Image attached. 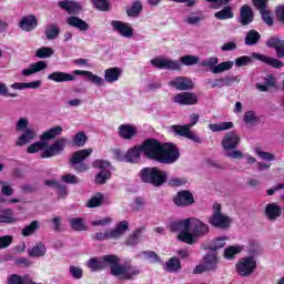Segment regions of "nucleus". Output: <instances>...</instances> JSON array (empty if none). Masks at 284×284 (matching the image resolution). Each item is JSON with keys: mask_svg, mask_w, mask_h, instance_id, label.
I'll use <instances>...</instances> for the list:
<instances>
[{"mask_svg": "<svg viewBox=\"0 0 284 284\" xmlns=\"http://www.w3.org/2000/svg\"><path fill=\"white\" fill-rule=\"evenodd\" d=\"M146 159L162 165H172L181 159V152L174 143H161L156 139H146L140 144Z\"/></svg>", "mask_w": 284, "mask_h": 284, "instance_id": "obj_1", "label": "nucleus"}, {"mask_svg": "<svg viewBox=\"0 0 284 284\" xmlns=\"http://www.w3.org/2000/svg\"><path fill=\"white\" fill-rule=\"evenodd\" d=\"M58 8H60V10H64L68 14H71V17L67 19L68 26L77 28L80 32H88V30H90V24H88L85 20L77 17L83 12V7L80 2L74 0H62L58 2Z\"/></svg>", "mask_w": 284, "mask_h": 284, "instance_id": "obj_2", "label": "nucleus"}, {"mask_svg": "<svg viewBox=\"0 0 284 284\" xmlns=\"http://www.w3.org/2000/svg\"><path fill=\"white\" fill-rule=\"evenodd\" d=\"M189 219H191V232L189 230L178 234V241L186 243V245H194L199 239L205 236V234L210 232V226L196 217Z\"/></svg>", "mask_w": 284, "mask_h": 284, "instance_id": "obj_3", "label": "nucleus"}, {"mask_svg": "<svg viewBox=\"0 0 284 284\" xmlns=\"http://www.w3.org/2000/svg\"><path fill=\"white\" fill-rule=\"evenodd\" d=\"M142 183H149L153 187H161L168 183V171H163L158 166H146L140 171Z\"/></svg>", "mask_w": 284, "mask_h": 284, "instance_id": "obj_4", "label": "nucleus"}, {"mask_svg": "<svg viewBox=\"0 0 284 284\" xmlns=\"http://www.w3.org/2000/svg\"><path fill=\"white\" fill-rule=\"evenodd\" d=\"M221 145L229 159H243V152L236 150L241 145V135L236 131H229L224 134Z\"/></svg>", "mask_w": 284, "mask_h": 284, "instance_id": "obj_5", "label": "nucleus"}, {"mask_svg": "<svg viewBox=\"0 0 284 284\" xmlns=\"http://www.w3.org/2000/svg\"><path fill=\"white\" fill-rule=\"evenodd\" d=\"M130 230V222L123 220L119 222L114 229L106 230L105 232L95 233L92 239L94 241H116L121 239L126 231Z\"/></svg>", "mask_w": 284, "mask_h": 284, "instance_id": "obj_6", "label": "nucleus"}, {"mask_svg": "<svg viewBox=\"0 0 284 284\" xmlns=\"http://www.w3.org/2000/svg\"><path fill=\"white\" fill-rule=\"evenodd\" d=\"M93 168H98L99 173L95 174V183L98 185H105L112 179V164L105 160H95Z\"/></svg>", "mask_w": 284, "mask_h": 284, "instance_id": "obj_7", "label": "nucleus"}, {"mask_svg": "<svg viewBox=\"0 0 284 284\" xmlns=\"http://www.w3.org/2000/svg\"><path fill=\"white\" fill-rule=\"evenodd\" d=\"M219 267V255L206 253L202 260V264L194 267L193 274H204V272H216Z\"/></svg>", "mask_w": 284, "mask_h": 284, "instance_id": "obj_8", "label": "nucleus"}, {"mask_svg": "<svg viewBox=\"0 0 284 284\" xmlns=\"http://www.w3.org/2000/svg\"><path fill=\"white\" fill-rule=\"evenodd\" d=\"M90 154H92V149H82L73 152L70 163L75 172H88V170H90L88 164L83 162L88 156H90Z\"/></svg>", "mask_w": 284, "mask_h": 284, "instance_id": "obj_9", "label": "nucleus"}, {"mask_svg": "<svg viewBox=\"0 0 284 284\" xmlns=\"http://www.w3.org/2000/svg\"><path fill=\"white\" fill-rule=\"evenodd\" d=\"M235 270L240 276H252L256 272V260L253 256L243 257L236 263Z\"/></svg>", "mask_w": 284, "mask_h": 284, "instance_id": "obj_10", "label": "nucleus"}, {"mask_svg": "<svg viewBox=\"0 0 284 284\" xmlns=\"http://www.w3.org/2000/svg\"><path fill=\"white\" fill-rule=\"evenodd\" d=\"M255 10H257L262 17V21L270 28L274 26V18H272V11L267 8L270 0H251Z\"/></svg>", "mask_w": 284, "mask_h": 284, "instance_id": "obj_11", "label": "nucleus"}, {"mask_svg": "<svg viewBox=\"0 0 284 284\" xmlns=\"http://www.w3.org/2000/svg\"><path fill=\"white\" fill-rule=\"evenodd\" d=\"M68 143V138H60L54 141L51 145L45 146V150L41 153V159H52V156H58L63 150H65V144Z\"/></svg>", "mask_w": 284, "mask_h": 284, "instance_id": "obj_12", "label": "nucleus"}, {"mask_svg": "<svg viewBox=\"0 0 284 284\" xmlns=\"http://www.w3.org/2000/svg\"><path fill=\"white\" fill-rule=\"evenodd\" d=\"M104 261L110 265L111 275L116 276L119 278H123L125 276V266L121 265V260L116 255H105Z\"/></svg>", "mask_w": 284, "mask_h": 284, "instance_id": "obj_13", "label": "nucleus"}, {"mask_svg": "<svg viewBox=\"0 0 284 284\" xmlns=\"http://www.w3.org/2000/svg\"><path fill=\"white\" fill-rule=\"evenodd\" d=\"M173 203L178 207H190L191 205H194V194L189 190L179 191L173 197Z\"/></svg>", "mask_w": 284, "mask_h": 284, "instance_id": "obj_14", "label": "nucleus"}, {"mask_svg": "<svg viewBox=\"0 0 284 284\" xmlns=\"http://www.w3.org/2000/svg\"><path fill=\"white\" fill-rule=\"evenodd\" d=\"M151 65L158 70H181V62L165 58H154Z\"/></svg>", "mask_w": 284, "mask_h": 284, "instance_id": "obj_15", "label": "nucleus"}, {"mask_svg": "<svg viewBox=\"0 0 284 284\" xmlns=\"http://www.w3.org/2000/svg\"><path fill=\"white\" fill-rule=\"evenodd\" d=\"M173 103L179 105H196L199 103V97L192 92L178 93L173 98Z\"/></svg>", "mask_w": 284, "mask_h": 284, "instance_id": "obj_16", "label": "nucleus"}, {"mask_svg": "<svg viewBox=\"0 0 284 284\" xmlns=\"http://www.w3.org/2000/svg\"><path fill=\"white\" fill-rule=\"evenodd\" d=\"M111 26L113 30L118 32L121 37H124V39H132V37H134V29L125 22L113 20L111 22Z\"/></svg>", "mask_w": 284, "mask_h": 284, "instance_id": "obj_17", "label": "nucleus"}, {"mask_svg": "<svg viewBox=\"0 0 284 284\" xmlns=\"http://www.w3.org/2000/svg\"><path fill=\"white\" fill-rule=\"evenodd\" d=\"M169 85L175 88L180 92L194 90V82L187 77H176L173 81L169 82Z\"/></svg>", "mask_w": 284, "mask_h": 284, "instance_id": "obj_18", "label": "nucleus"}, {"mask_svg": "<svg viewBox=\"0 0 284 284\" xmlns=\"http://www.w3.org/2000/svg\"><path fill=\"white\" fill-rule=\"evenodd\" d=\"M209 223L219 230H229L230 225H232V219H230L227 215H223V213L213 214L210 217Z\"/></svg>", "mask_w": 284, "mask_h": 284, "instance_id": "obj_19", "label": "nucleus"}, {"mask_svg": "<svg viewBox=\"0 0 284 284\" xmlns=\"http://www.w3.org/2000/svg\"><path fill=\"white\" fill-rule=\"evenodd\" d=\"M118 134L120 139H123L124 141H132V139L139 134V130L132 124L124 123L119 125Z\"/></svg>", "mask_w": 284, "mask_h": 284, "instance_id": "obj_20", "label": "nucleus"}, {"mask_svg": "<svg viewBox=\"0 0 284 284\" xmlns=\"http://www.w3.org/2000/svg\"><path fill=\"white\" fill-rule=\"evenodd\" d=\"M253 58L257 61H261L262 63H265L266 65H270L271 68H275V70H281V68H284V62L272 57H267L263 53L253 52Z\"/></svg>", "mask_w": 284, "mask_h": 284, "instance_id": "obj_21", "label": "nucleus"}, {"mask_svg": "<svg viewBox=\"0 0 284 284\" xmlns=\"http://www.w3.org/2000/svg\"><path fill=\"white\" fill-rule=\"evenodd\" d=\"M265 45L275 50L277 59H284V40L278 37H271L266 40Z\"/></svg>", "mask_w": 284, "mask_h": 284, "instance_id": "obj_22", "label": "nucleus"}, {"mask_svg": "<svg viewBox=\"0 0 284 284\" xmlns=\"http://www.w3.org/2000/svg\"><path fill=\"white\" fill-rule=\"evenodd\" d=\"M254 22V10L250 4H243L240 9L239 23L241 26H250Z\"/></svg>", "mask_w": 284, "mask_h": 284, "instance_id": "obj_23", "label": "nucleus"}, {"mask_svg": "<svg viewBox=\"0 0 284 284\" xmlns=\"http://www.w3.org/2000/svg\"><path fill=\"white\" fill-rule=\"evenodd\" d=\"M37 26H39V19L34 14L24 16L19 22V28L23 32H32L37 29Z\"/></svg>", "mask_w": 284, "mask_h": 284, "instance_id": "obj_24", "label": "nucleus"}, {"mask_svg": "<svg viewBox=\"0 0 284 284\" xmlns=\"http://www.w3.org/2000/svg\"><path fill=\"white\" fill-rule=\"evenodd\" d=\"M170 232H180L179 234H183V232H189L190 227H192V219H184L180 221H173L168 224Z\"/></svg>", "mask_w": 284, "mask_h": 284, "instance_id": "obj_25", "label": "nucleus"}, {"mask_svg": "<svg viewBox=\"0 0 284 284\" xmlns=\"http://www.w3.org/2000/svg\"><path fill=\"white\" fill-rule=\"evenodd\" d=\"M47 79L49 81H53V83H68L70 81H75L77 77H74L68 72L54 71V72L48 74Z\"/></svg>", "mask_w": 284, "mask_h": 284, "instance_id": "obj_26", "label": "nucleus"}, {"mask_svg": "<svg viewBox=\"0 0 284 284\" xmlns=\"http://www.w3.org/2000/svg\"><path fill=\"white\" fill-rule=\"evenodd\" d=\"M87 267L92 272H101L108 267V261H105V255L102 258L92 257L88 261Z\"/></svg>", "mask_w": 284, "mask_h": 284, "instance_id": "obj_27", "label": "nucleus"}, {"mask_svg": "<svg viewBox=\"0 0 284 284\" xmlns=\"http://www.w3.org/2000/svg\"><path fill=\"white\" fill-rule=\"evenodd\" d=\"M122 74L123 70H121V68H109L104 71V81H106V83H115V81H119V79H121Z\"/></svg>", "mask_w": 284, "mask_h": 284, "instance_id": "obj_28", "label": "nucleus"}, {"mask_svg": "<svg viewBox=\"0 0 284 284\" xmlns=\"http://www.w3.org/2000/svg\"><path fill=\"white\" fill-rule=\"evenodd\" d=\"M73 74L77 77H87L94 85H104L103 78L92 73V71L74 70Z\"/></svg>", "mask_w": 284, "mask_h": 284, "instance_id": "obj_29", "label": "nucleus"}, {"mask_svg": "<svg viewBox=\"0 0 284 284\" xmlns=\"http://www.w3.org/2000/svg\"><path fill=\"white\" fill-rule=\"evenodd\" d=\"M48 68V62L45 61H38L30 64V68L23 69L22 74L23 77H31V74H37V72H43Z\"/></svg>", "mask_w": 284, "mask_h": 284, "instance_id": "obj_30", "label": "nucleus"}, {"mask_svg": "<svg viewBox=\"0 0 284 284\" xmlns=\"http://www.w3.org/2000/svg\"><path fill=\"white\" fill-rule=\"evenodd\" d=\"M283 212L281 211V206L276 203H268L265 206V215L268 221H276L278 216H281Z\"/></svg>", "mask_w": 284, "mask_h": 284, "instance_id": "obj_31", "label": "nucleus"}, {"mask_svg": "<svg viewBox=\"0 0 284 284\" xmlns=\"http://www.w3.org/2000/svg\"><path fill=\"white\" fill-rule=\"evenodd\" d=\"M61 134H63V128L61 125H57L42 133L40 141L48 143V141H51V139H57V136H61Z\"/></svg>", "mask_w": 284, "mask_h": 284, "instance_id": "obj_32", "label": "nucleus"}, {"mask_svg": "<svg viewBox=\"0 0 284 284\" xmlns=\"http://www.w3.org/2000/svg\"><path fill=\"white\" fill-rule=\"evenodd\" d=\"M48 248L43 242H38L32 248L28 250L29 256L31 258H41V256H45Z\"/></svg>", "mask_w": 284, "mask_h": 284, "instance_id": "obj_33", "label": "nucleus"}, {"mask_svg": "<svg viewBox=\"0 0 284 284\" xmlns=\"http://www.w3.org/2000/svg\"><path fill=\"white\" fill-rule=\"evenodd\" d=\"M141 152H143L141 145L129 149L124 154V161H126V163H134L138 159H141Z\"/></svg>", "mask_w": 284, "mask_h": 284, "instance_id": "obj_34", "label": "nucleus"}, {"mask_svg": "<svg viewBox=\"0 0 284 284\" xmlns=\"http://www.w3.org/2000/svg\"><path fill=\"white\" fill-rule=\"evenodd\" d=\"M181 260H179L176 256H173L165 262L164 270L170 274H178V272H181Z\"/></svg>", "mask_w": 284, "mask_h": 284, "instance_id": "obj_35", "label": "nucleus"}, {"mask_svg": "<svg viewBox=\"0 0 284 284\" xmlns=\"http://www.w3.org/2000/svg\"><path fill=\"white\" fill-rule=\"evenodd\" d=\"M0 223H4L6 225H12V223H17L14 211L12 209H2L0 211Z\"/></svg>", "mask_w": 284, "mask_h": 284, "instance_id": "obj_36", "label": "nucleus"}, {"mask_svg": "<svg viewBox=\"0 0 284 284\" xmlns=\"http://www.w3.org/2000/svg\"><path fill=\"white\" fill-rule=\"evenodd\" d=\"M71 230L74 232H85L88 230V225L82 217H72L69 220Z\"/></svg>", "mask_w": 284, "mask_h": 284, "instance_id": "obj_37", "label": "nucleus"}, {"mask_svg": "<svg viewBox=\"0 0 284 284\" xmlns=\"http://www.w3.org/2000/svg\"><path fill=\"white\" fill-rule=\"evenodd\" d=\"M37 136V133L32 130V129H27L24 131V133H22L18 140V142L16 143V145L18 146H23L26 145V143H29V141L34 140V138Z\"/></svg>", "mask_w": 284, "mask_h": 284, "instance_id": "obj_38", "label": "nucleus"}, {"mask_svg": "<svg viewBox=\"0 0 284 284\" xmlns=\"http://www.w3.org/2000/svg\"><path fill=\"white\" fill-rule=\"evenodd\" d=\"M261 41V33L258 31L252 29L246 33L244 39L245 45H256Z\"/></svg>", "mask_w": 284, "mask_h": 284, "instance_id": "obj_39", "label": "nucleus"}, {"mask_svg": "<svg viewBox=\"0 0 284 284\" xmlns=\"http://www.w3.org/2000/svg\"><path fill=\"white\" fill-rule=\"evenodd\" d=\"M60 33L61 29L59 28V24H49L44 30L48 41H53V39H57Z\"/></svg>", "mask_w": 284, "mask_h": 284, "instance_id": "obj_40", "label": "nucleus"}, {"mask_svg": "<svg viewBox=\"0 0 284 284\" xmlns=\"http://www.w3.org/2000/svg\"><path fill=\"white\" fill-rule=\"evenodd\" d=\"M215 19L219 21H226V19H234V12L232 11V7L226 6L222 10L215 12Z\"/></svg>", "mask_w": 284, "mask_h": 284, "instance_id": "obj_41", "label": "nucleus"}, {"mask_svg": "<svg viewBox=\"0 0 284 284\" xmlns=\"http://www.w3.org/2000/svg\"><path fill=\"white\" fill-rule=\"evenodd\" d=\"M85 143H88V135H85V132L80 131L74 134L71 145L73 148H83V145H85Z\"/></svg>", "mask_w": 284, "mask_h": 284, "instance_id": "obj_42", "label": "nucleus"}, {"mask_svg": "<svg viewBox=\"0 0 284 284\" xmlns=\"http://www.w3.org/2000/svg\"><path fill=\"white\" fill-rule=\"evenodd\" d=\"M234 128L233 122H220L209 124V129L211 132H225V130H232Z\"/></svg>", "mask_w": 284, "mask_h": 284, "instance_id": "obj_43", "label": "nucleus"}, {"mask_svg": "<svg viewBox=\"0 0 284 284\" xmlns=\"http://www.w3.org/2000/svg\"><path fill=\"white\" fill-rule=\"evenodd\" d=\"M140 256H142L144 261H151V263H154V264L163 263V260L161 258V256H159V254H156V252L154 251H142L140 253Z\"/></svg>", "mask_w": 284, "mask_h": 284, "instance_id": "obj_44", "label": "nucleus"}, {"mask_svg": "<svg viewBox=\"0 0 284 284\" xmlns=\"http://www.w3.org/2000/svg\"><path fill=\"white\" fill-rule=\"evenodd\" d=\"M229 239L226 236L223 237H216L215 240H213L210 244H209V250L211 252H219V250H223V247H225V242Z\"/></svg>", "mask_w": 284, "mask_h": 284, "instance_id": "obj_45", "label": "nucleus"}, {"mask_svg": "<svg viewBox=\"0 0 284 284\" xmlns=\"http://www.w3.org/2000/svg\"><path fill=\"white\" fill-rule=\"evenodd\" d=\"M143 230H145L144 226L133 231L132 234H130L126 239L125 244L131 246L136 245V243H139V239H141V234H143Z\"/></svg>", "mask_w": 284, "mask_h": 284, "instance_id": "obj_46", "label": "nucleus"}, {"mask_svg": "<svg viewBox=\"0 0 284 284\" xmlns=\"http://www.w3.org/2000/svg\"><path fill=\"white\" fill-rule=\"evenodd\" d=\"M143 12V4L136 0L131 4V8L126 9L128 17H139Z\"/></svg>", "mask_w": 284, "mask_h": 284, "instance_id": "obj_47", "label": "nucleus"}, {"mask_svg": "<svg viewBox=\"0 0 284 284\" xmlns=\"http://www.w3.org/2000/svg\"><path fill=\"white\" fill-rule=\"evenodd\" d=\"M48 148V142L40 140V142H34L30 144L27 149L28 154H37V152H41V150H45Z\"/></svg>", "mask_w": 284, "mask_h": 284, "instance_id": "obj_48", "label": "nucleus"}, {"mask_svg": "<svg viewBox=\"0 0 284 284\" xmlns=\"http://www.w3.org/2000/svg\"><path fill=\"white\" fill-rule=\"evenodd\" d=\"M241 252H243V247L241 246H229L224 250V258L232 261Z\"/></svg>", "mask_w": 284, "mask_h": 284, "instance_id": "obj_49", "label": "nucleus"}, {"mask_svg": "<svg viewBox=\"0 0 284 284\" xmlns=\"http://www.w3.org/2000/svg\"><path fill=\"white\" fill-rule=\"evenodd\" d=\"M39 227H40L39 221L33 220L29 225L22 229L21 234L22 236H32V234H34V232H37Z\"/></svg>", "mask_w": 284, "mask_h": 284, "instance_id": "obj_50", "label": "nucleus"}, {"mask_svg": "<svg viewBox=\"0 0 284 284\" xmlns=\"http://www.w3.org/2000/svg\"><path fill=\"white\" fill-rule=\"evenodd\" d=\"M93 7L100 12H110L112 10V6H110V1L108 0H92Z\"/></svg>", "mask_w": 284, "mask_h": 284, "instance_id": "obj_51", "label": "nucleus"}, {"mask_svg": "<svg viewBox=\"0 0 284 284\" xmlns=\"http://www.w3.org/2000/svg\"><path fill=\"white\" fill-rule=\"evenodd\" d=\"M232 68H234L233 61L221 62L213 68V74H221V72H227V70H232Z\"/></svg>", "mask_w": 284, "mask_h": 284, "instance_id": "obj_52", "label": "nucleus"}, {"mask_svg": "<svg viewBox=\"0 0 284 284\" xmlns=\"http://www.w3.org/2000/svg\"><path fill=\"white\" fill-rule=\"evenodd\" d=\"M103 193H97L94 196H92L89 201L87 206L88 207H101L103 205Z\"/></svg>", "mask_w": 284, "mask_h": 284, "instance_id": "obj_53", "label": "nucleus"}, {"mask_svg": "<svg viewBox=\"0 0 284 284\" xmlns=\"http://www.w3.org/2000/svg\"><path fill=\"white\" fill-rule=\"evenodd\" d=\"M54 54V49L50 47H42L36 51V57L38 59H50Z\"/></svg>", "mask_w": 284, "mask_h": 284, "instance_id": "obj_54", "label": "nucleus"}, {"mask_svg": "<svg viewBox=\"0 0 284 284\" xmlns=\"http://www.w3.org/2000/svg\"><path fill=\"white\" fill-rule=\"evenodd\" d=\"M141 274V271L134 266H125V273L124 276H122L123 281H132L134 276H139Z\"/></svg>", "mask_w": 284, "mask_h": 284, "instance_id": "obj_55", "label": "nucleus"}, {"mask_svg": "<svg viewBox=\"0 0 284 284\" xmlns=\"http://www.w3.org/2000/svg\"><path fill=\"white\" fill-rule=\"evenodd\" d=\"M172 130L173 132H175V134H179V136H185V139H187V135L190 134V126L186 125H172Z\"/></svg>", "mask_w": 284, "mask_h": 284, "instance_id": "obj_56", "label": "nucleus"}, {"mask_svg": "<svg viewBox=\"0 0 284 284\" xmlns=\"http://www.w3.org/2000/svg\"><path fill=\"white\" fill-rule=\"evenodd\" d=\"M180 63H182V65H196V63H199V57L196 55H183L180 58Z\"/></svg>", "mask_w": 284, "mask_h": 284, "instance_id": "obj_57", "label": "nucleus"}, {"mask_svg": "<svg viewBox=\"0 0 284 284\" xmlns=\"http://www.w3.org/2000/svg\"><path fill=\"white\" fill-rule=\"evenodd\" d=\"M255 154L262 159V161H276V156L273 153L262 151L261 148L255 149Z\"/></svg>", "mask_w": 284, "mask_h": 284, "instance_id": "obj_58", "label": "nucleus"}, {"mask_svg": "<svg viewBox=\"0 0 284 284\" xmlns=\"http://www.w3.org/2000/svg\"><path fill=\"white\" fill-rule=\"evenodd\" d=\"M133 212H141L143 207H145V197L136 196L134 197V202L131 205Z\"/></svg>", "mask_w": 284, "mask_h": 284, "instance_id": "obj_59", "label": "nucleus"}, {"mask_svg": "<svg viewBox=\"0 0 284 284\" xmlns=\"http://www.w3.org/2000/svg\"><path fill=\"white\" fill-rule=\"evenodd\" d=\"M14 237L12 235L0 236V250H8L12 245Z\"/></svg>", "mask_w": 284, "mask_h": 284, "instance_id": "obj_60", "label": "nucleus"}, {"mask_svg": "<svg viewBox=\"0 0 284 284\" xmlns=\"http://www.w3.org/2000/svg\"><path fill=\"white\" fill-rule=\"evenodd\" d=\"M0 187L2 196H12L14 194V189L8 182L0 181Z\"/></svg>", "mask_w": 284, "mask_h": 284, "instance_id": "obj_61", "label": "nucleus"}, {"mask_svg": "<svg viewBox=\"0 0 284 284\" xmlns=\"http://www.w3.org/2000/svg\"><path fill=\"white\" fill-rule=\"evenodd\" d=\"M168 182V185L170 187H181L187 183V179L185 178H173L170 179Z\"/></svg>", "mask_w": 284, "mask_h": 284, "instance_id": "obj_62", "label": "nucleus"}, {"mask_svg": "<svg viewBox=\"0 0 284 284\" xmlns=\"http://www.w3.org/2000/svg\"><path fill=\"white\" fill-rule=\"evenodd\" d=\"M61 181H63V183H68L69 185H79V183H81V180H79L77 175L70 173L62 175Z\"/></svg>", "mask_w": 284, "mask_h": 284, "instance_id": "obj_63", "label": "nucleus"}, {"mask_svg": "<svg viewBox=\"0 0 284 284\" xmlns=\"http://www.w3.org/2000/svg\"><path fill=\"white\" fill-rule=\"evenodd\" d=\"M275 18L278 23H284V6L280 4L275 8Z\"/></svg>", "mask_w": 284, "mask_h": 284, "instance_id": "obj_64", "label": "nucleus"}]
</instances>
